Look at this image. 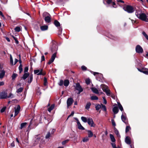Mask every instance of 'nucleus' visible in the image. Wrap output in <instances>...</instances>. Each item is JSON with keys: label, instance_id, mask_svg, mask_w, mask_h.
Instances as JSON below:
<instances>
[{"label": "nucleus", "instance_id": "nucleus-1", "mask_svg": "<svg viewBox=\"0 0 148 148\" xmlns=\"http://www.w3.org/2000/svg\"><path fill=\"white\" fill-rule=\"evenodd\" d=\"M135 15L139 19L145 22H148V16L142 12L141 10H136L135 11Z\"/></svg>", "mask_w": 148, "mask_h": 148}, {"label": "nucleus", "instance_id": "nucleus-2", "mask_svg": "<svg viewBox=\"0 0 148 148\" xmlns=\"http://www.w3.org/2000/svg\"><path fill=\"white\" fill-rule=\"evenodd\" d=\"M42 16L43 17L46 23L51 22V16L49 13L46 12H44L43 13Z\"/></svg>", "mask_w": 148, "mask_h": 148}, {"label": "nucleus", "instance_id": "nucleus-3", "mask_svg": "<svg viewBox=\"0 0 148 148\" xmlns=\"http://www.w3.org/2000/svg\"><path fill=\"white\" fill-rule=\"evenodd\" d=\"M124 10L129 13H132L134 11V9L131 6L127 5L123 8Z\"/></svg>", "mask_w": 148, "mask_h": 148}, {"label": "nucleus", "instance_id": "nucleus-4", "mask_svg": "<svg viewBox=\"0 0 148 148\" xmlns=\"http://www.w3.org/2000/svg\"><path fill=\"white\" fill-rule=\"evenodd\" d=\"M87 123L88 125L91 127H94L95 126V124L91 118L89 117L88 119Z\"/></svg>", "mask_w": 148, "mask_h": 148}, {"label": "nucleus", "instance_id": "nucleus-5", "mask_svg": "<svg viewBox=\"0 0 148 148\" xmlns=\"http://www.w3.org/2000/svg\"><path fill=\"white\" fill-rule=\"evenodd\" d=\"M93 74L94 75L97 74V75L96 76V79L99 81L101 80L103 77V75L101 73L99 74L98 72H93Z\"/></svg>", "mask_w": 148, "mask_h": 148}, {"label": "nucleus", "instance_id": "nucleus-6", "mask_svg": "<svg viewBox=\"0 0 148 148\" xmlns=\"http://www.w3.org/2000/svg\"><path fill=\"white\" fill-rule=\"evenodd\" d=\"M75 89L78 91V94H79L83 91V89L82 88L80 84L78 83L76 84Z\"/></svg>", "mask_w": 148, "mask_h": 148}, {"label": "nucleus", "instance_id": "nucleus-7", "mask_svg": "<svg viewBox=\"0 0 148 148\" xmlns=\"http://www.w3.org/2000/svg\"><path fill=\"white\" fill-rule=\"evenodd\" d=\"M121 119L122 121L125 124L127 125L128 124V121L126 116L125 114L124 115L123 113L121 116Z\"/></svg>", "mask_w": 148, "mask_h": 148}, {"label": "nucleus", "instance_id": "nucleus-8", "mask_svg": "<svg viewBox=\"0 0 148 148\" xmlns=\"http://www.w3.org/2000/svg\"><path fill=\"white\" fill-rule=\"evenodd\" d=\"M136 51L138 53H142L143 52V49L140 45H138L136 47Z\"/></svg>", "mask_w": 148, "mask_h": 148}, {"label": "nucleus", "instance_id": "nucleus-9", "mask_svg": "<svg viewBox=\"0 0 148 148\" xmlns=\"http://www.w3.org/2000/svg\"><path fill=\"white\" fill-rule=\"evenodd\" d=\"M73 101V99L71 97H70L68 99L66 102L67 108H69V107L72 104Z\"/></svg>", "mask_w": 148, "mask_h": 148}, {"label": "nucleus", "instance_id": "nucleus-10", "mask_svg": "<svg viewBox=\"0 0 148 148\" xmlns=\"http://www.w3.org/2000/svg\"><path fill=\"white\" fill-rule=\"evenodd\" d=\"M7 93L3 91L0 93V99H5L7 98Z\"/></svg>", "mask_w": 148, "mask_h": 148}, {"label": "nucleus", "instance_id": "nucleus-11", "mask_svg": "<svg viewBox=\"0 0 148 148\" xmlns=\"http://www.w3.org/2000/svg\"><path fill=\"white\" fill-rule=\"evenodd\" d=\"M42 69H41L40 70L38 69L34 70V73L35 74H37V75H44L45 73L42 72Z\"/></svg>", "mask_w": 148, "mask_h": 148}, {"label": "nucleus", "instance_id": "nucleus-12", "mask_svg": "<svg viewBox=\"0 0 148 148\" xmlns=\"http://www.w3.org/2000/svg\"><path fill=\"white\" fill-rule=\"evenodd\" d=\"M56 56V53H55L52 56L51 59L49 60L48 64H51L54 61Z\"/></svg>", "mask_w": 148, "mask_h": 148}, {"label": "nucleus", "instance_id": "nucleus-13", "mask_svg": "<svg viewBox=\"0 0 148 148\" xmlns=\"http://www.w3.org/2000/svg\"><path fill=\"white\" fill-rule=\"evenodd\" d=\"M76 119L77 122V125L78 129L82 130H84L85 128L82 126L79 120L77 118H76Z\"/></svg>", "mask_w": 148, "mask_h": 148}, {"label": "nucleus", "instance_id": "nucleus-14", "mask_svg": "<svg viewBox=\"0 0 148 148\" xmlns=\"http://www.w3.org/2000/svg\"><path fill=\"white\" fill-rule=\"evenodd\" d=\"M21 109V107L19 105H18L16 109L15 110V114L14 117L16 116L19 113Z\"/></svg>", "mask_w": 148, "mask_h": 148}, {"label": "nucleus", "instance_id": "nucleus-15", "mask_svg": "<svg viewBox=\"0 0 148 148\" xmlns=\"http://www.w3.org/2000/svg\"><path fill=\"white\" fill-rule=\"evenodd\" d=\"M40 28L42 31H45L48 29V26L47 25H42L40 26Z\"/></svg>", "mask_w": 148, "mask_h": 148}, {"label": "nucleus", "instance_id": "nucleus-16", "mask_svg": "<svg viewBox=\"0 0 148 148\" xmlns=\"http://www.w3.org/2000/svg\"><path fill=\"white\" fill-rule=\"evenodd\" d=\"M125 142L128 145H130L131 144V140L130 138L127 136L125 137Z\"/></svg>", "mask_w": 148, "mask_h": 148}, {"label": "nucleus", "instance_id": "nucleus-17", "mask_svg": "<svg viewBox=\"0 0 148 148\" xmlns=\"http://www.w3.org/2000/svg\"><path fill=\"white\" fill-rule=\"evenodd\" d=\"M42 136L40 135H36L35 136L36 142H38L40 139H42Z\"/></svg>", "mask_w": 148, "mask_h": 148}, {"label": "nucleus", "instance_id": "nucleus-18", "mask_svg": "<svg viewBox=\"0 0 148 148\" xmlns=\"http://www.w3.org/2000/svg\"><path fill=\"white\" fill-rule=\"evenodd\" d=\"M54 24L55 26L58 28H59L60 27V24L58 21L56 20H55L54 21Z\"/></svg>", "mask_w": 148, "mask_h": 148}, {"label": "nucleus", "instance_id": "nucleus-19", "mask_svg": "<svg viewBox=\"0 0 148 148\" xmlns=\"http://www.w3.org/2000/svg\"><path fill=\"white\" fill-rule=\"evenodd\" d=\"M5 71L3 70H2L0 73V79L3 78L5 75Z\"/></svg>", "mask_w": 148, "mask_h": 148}, {"label": "nucleus", "instance_id": "nucleus-20", "mask_svg": "<svg viewBox=\"0 0 148 148\" xmlns=\"http://www.w3.org/2000/svg\"><path fill=\"white\" fill-rule=\"evenodd\" d=\"M112 111L114 114H116L118 113L119 111L118 108L116 106L114 107L113 108Z\"/></svg>", "mask_w": 148, "mask_h": 148}, {"label": "nucleus", "instance_id": "nucleus-21", "mask_svg": "<svg viewBox=\"0 0 148 148\" xmlns=\"http://www.w3.org/2000/svg\"><path fill=\"white\" fill-rule=\"evenodd\" d=\"M101 87L104 92L108 88L107 86L103 84L101 85Z\"/></svg>", "mask_w": 148, "mask_h": 148}, {"label": "nucleus", "instance_id": "nucleus-22", "mask_svg": "<svg viewBox=\"0 0 148 148\" xmlns=\"http://www.w3.org/2000/svg\"><path fill=\"white\" fill-rule=\"evenodd\" d=\"M27 123L26 122L23 123L21 124L20 128L21 129H22L23 128L25 127L27 124Z\"/></svg>", "mask_w": 148, "mask_h": 148}, {"label": "nucleus", "instance_id": "nucleus-23", "mask_svg": "<svg viewBox=\"0 0 148 148\" xmlns=\"http://www.w3.org/2000/svg\"><path fill=\"white\" fill-rule=\"evenodd\" d=\"M88 132V137H91L93 136V134L92 131L90 130H88L87 131Z\"/></svg>", "mask_w": 148, "mask_h": 148}, {"label": "nucleus", "instance_id": "nucleus-24", "mask_svg": "<svg viewBox=\"0 0 148 148\" xmlns=\"http://www.w3.org/2000/svg\"><path fill=\"white\" fill-rule=\"evenodd\" d=\"M91 90L92 92L95 94H98L99 91L98 90L95 88H92Z\"/></svg>", "mask_w": 148, "mask_h": 148}, {"label": "nucleus", "instance_id": "nucleus-25", "mask_svg": "<svg viewBox=\"0 0 148 148\" xmlns=\"http://www.w3.org/2000/svg\"><path fill=\"white\" fill-rule=\"evenodd\" d=\"M69 80L66 79L64 80V84L65 86H67L69 85Z\"/></svg>", "mask_w": 148, "mask_h": 148}, {"label": "nucleus", "instance_id": "nucleus-26", "mask_svg": "<svg viewBox=\"0 0 148 148\" xmlns=\"http://www.w3.org/2000/svg\"><path fill=\"white\" fill-rule=\"evenodd\" d=\"M29 73H25L24 74L23 77H22V78L23 79H25L28 77V76H29Z\"/></svg>", "mask_w": 148, "mask_h": 148}, {"label": "nucleus", "instance_id": "nucleus-27", "mask_svg": "<svg viewBox=\"0 0 148 148\" xmlns=\"http://www.w3.org/2000/svg\"><path fill=\"white\" fill-rule=\"evenodd\" d=\"M118 105L120 110L122 112V113H123L124 111H123V108L122 105L120 103H118Z\"/></svg>", "mask_w": 148, "mask_h": 148}, {"label": "nucleus", "instance_id": "nucleus-28", "mask_svg": "<svg viewBox=\"0 0 148 148\" xmlns=\"http://www.w3.org/2000/svg\"><path fill=\"white\" fill-rule=\"evenodd\" d=\"M82 120L84 123L87 122L88 119L86 117L84 116H82L81 117Z\"/></svg>", "mask_w": 148, "mask_h": 148}, {"label": "nucleus", "instance_id": "nucleus-29", "mask_svg": "<svg viewBox=\"0 0 148 148\" xmlns=\"http://www.w3.org/2000/svg\"><path fill=\"white\" fill-rule=\"evenodd\" d=\"M54 105L52 104L51 106H50L48 109V110L49 112H50L54 108Z\"/></svg>", "mask_w": 148, "mask_h": 148}, {"label": "nucleus", "instance_id": "nucleus-30", "mask_svg": "<svg viewBox=\"0 0 148 148\" xmlns=\"http://www.w3.org/2000/svg\"><path fill=\"white\" fill-rule=\"evenodd\" d=\"M33 80V75H31L29 77V79H28V82L29 84H30L32 81Z\"/></svg>", "mask_w": 148, "mask_h": 148}, {"label": "nucleus", "instance_id": "nucleus-31", "mask_svg": "<svg viewBox=\"0 0 148 148\" xmlns=\"http://www.w3.org/2000/svg\"><path fill=\"white\" fill-rule=\"evenodd\" d=\"M91 104L90 103H88L86 106L85 108L87 110L89 109L90 108V106L91 105Z\"/></svg>", "mask_w": 148, "mask_h": 148}, {"label": "nucleus", "instance_id": "nucleus-32", "mask_svg": "<svg viewBox=\"0 0 148 148\" xmlns=\"http://www.w3.org/2000/svg\"><path fill=\"white\" fill-rule=\"evenodd\" d=\"M104 92H105L106 93V94L108 96H110L111 94L110 93V90L108 88L106 90H105Z\"/></svg>", "mask_w": 148, "mask_h": 148}, {"label": "nucleus", "instance_id": "nucleus-33", "mask_svg": "<svg viewBox=\"0 0 148 148\" xmlns=\"http://www.w3.org/2000/svg\"><path fill=\"white\" fill-rule=\"evenodd\" d=\"M110 138H111V141L112 142H115V139L114 136L112 135V134H110Z\"/></svg>", "mask_w": 148, "mask_h": 148}, {"label": "nucleus", "instance_id": "nucleus-34", "mask_svg": "<svg viewBox=\"0 0 148 148\" xmlns=\"http://www.w3.org/2000/svg\"><path fill=\"white\" fill-rule=\"evenodd\" d=\"M18 69L19 71V73H21L23 71L22 65L21 64H20L19 66Z\"/></svg>", "mask_w": 148, "mask_h": 148}, {"label": "nucleus", "instance_id": "nucleus-35", "mask_svg": "<svg viewBox=\"0 0 148 148\" xmlns=\"http://www.w3.org/2000/svg\"><path fill=\"white\" fill-rule=\"evenodd\" d=\"M91 99L92 100H97L98 99V97L96 96H92L91 97Z\"/></svg>", "mask_w": 148, "mask_h": 148}, {"label": "nucleus", "instance_id": "nucleus-36", "mask_svg": "<svg viewBox=\"0 0 148 148\" xmlns=\"http://www.w3.org/2000/svg\"><path fill=\"white\" fill-rule=\"evenodd\" d=\"M101 108L102 110H104L105 111H106V106L105 105H103L102 104H101Z\"/></svg>", "mask_w": 148, "mask_h": 148}, {"label": "nucleus", "instance_id": "nucleus-37", "mask_svg": "<svg viewBox=\"0 0 148 148\" xmlns=\"http://www.w3.org/2000/svg\"><path fill=\"white\" fill-rule=\"evenodd\" d=\"M131 128L129 126H127L125 128V132L127 133Z\"/></svg>", "mask_w": 148, "mask_h": 148}, {"label": "nucleus", "instance_id": "nucleus-38", "mask_svg": "<svg viewBox=\"0 0 148 148\" xmlns=\"http://www.w3.org/2000/svg\"><path fill=\"white\" fill-rule=\"evenodd\" d=\"M88 137H86L83 138L82 141L84 142H87L89 140Z\"/></svg>", "mask_w": 148, "mask_h": 148}, {"label": "nucleus", "instance_id": "nucleus-39", "mask_svg": "<svg viewBox=\"0 0 148 148\" xmlns=\"http://www.w3.org/2000/svg\"><path fill=\"white\" fill-rule=\"evenodd\" d=\"M23 90V88L22 87L18 89L16 91V92L18 93H19V92H22Z\"/></svg>", "mask_w": 148, "mask_h": 148}, {"label": "nucleus", "instance_id": "nucleus-40", "mask_svg": "<svg viewBox=\"0 0 148 148\" xmlns=\"http://www.w3.org/2000/svg\"><path fill=\"white\" fill-rule=\"evenodd\" d=\"M114 132L117 135V136H118L119 137H120V136L119 135V132L118 130H117V129H116L115 130Z\"/></svg>", "mask_w": 148, "mask_h": 148}, {"label": "nucleus", "instance_id": "nucleus-41", "mask_svg": "<svg viewBox=\"0 0 148 148\" xmlns=\"http://www.w3.org/2000/svg\"><path fill=\"white\" fill-rule=\"evenodd\" d=\"M15 31L19 32L21 30L20 27H16L14 29Z\"/></svg>", "mask_w": 148, "mask_h": 148}, {"label": "nucleus", "instance_id": "nucleus-42", "mask_svg": "<svg viewBox=\"0 0 148 148\" xmlns=\"http://www.w3.org/2000/svg\"><path fill=\"white\" fill-rule=\"evenodd\" d=\"M17 75L15 73H13L12 76V79H15L16 77L17 76Z\"/></svg>", "mask_w": 148, "mask_h": 148}, {"label": "nucleus", "instance_id": "nucleus-43", "mask_svg": "<svg viewBox=\"0 0 148 148\" xmlns=\"http://www.w3.org/2000/svg\"><path fill=\"white\" fill-rule=\"evenodd\" d=\"M10 63L12 65H13V60L11 55H10Z\"/></svg>", "mask_w": 148, "mask_h": 148}, {"label": "nucleus", "instance_id": "nucleus-44", "mask_svg": "<svg viewBox=\"0 0 148 148\" xmlns=\"http://www.w3.org/2000/svg\"><path fill=\"white\" fill-rule=\"evenodd\" d=\"M50 132H48L45 136V138L46 139L49 138L50 136Z\"/></svg>", "mask_w": 148, "mask_h": 148}, {"label": "nucleus", "instance_id": "nucleus-45", "mask_svg": "<svg viewBox=\"0 0 148 148\" xmlns=\"http://www.w3.org/2000/svg\"><path fill=\"white\" fill-rule=\"evenodd\" d=\"M143 34L144 36L148 40V36L146 34V33L144 32H143L142 33Z\"/></svg>", "mask_w": 148, "mask_h": 148}, {"label": "nucleus", "instance_id": "nucleus-46", "mask_svg": "<svg viewBox=\"0 0 148 148\" xmlns=\"http://www.w3.org/2000/svg\"><path fill=\"white\" fill-rule=\"evenodd\" d=\"M101 106L99 105H97L95 106V108L96 110H98L100 108H101Z\"/></svg>", "mask_w": 148, "mask_h": 148}, {"label": "nucleus", "instance_id": "nucleus-47", "mask_svg": "<svg viewBox=\"0 0 148 148\" xmlns=\"http://www.w3.org/2000/svg\"><path fill=\"white\" fill-rule=\"evenodd\" d=\"M63 84V81L62 80H60L58 83V85L60 86H62Z\"/></svg>", "mask_w": 148, "mask_h": 148}, {"label": "nucleus", "instance_id": "nucleus-48", "mask_svg": "<svg viewBox=\"0 0 148 148\" xmlns=\"http://www.w3.org/2000/svg\"><path fill=\"white\" fill-rule=\"evenodd\" d=\"M44 86H46L47 84V79L46 77H44Z\"/></svg>", "mask_w": 148, "mask_h": 148}, {"label": "nucleus", "instance_id": "nucleus-49", "mask_svg": "<svg viewBox=\"0 0 148 148\" xmlns=\"http://www.w3.org/2000/svg\"><path fill=\"white\" fill-rule=\"evenodd\" d=\"M86 82L87 84H89L90 83V80L89 79H87L86 80Z\"/></svg>", "mask_w": 148, "mask_h": 148}, {"label": "nucleus", "instance_id": "nucleus-50", "mask_svg": "<svg viewBox=\"0 0 148 148\" xmlns=\"http://www.w3.org/2000/svg\"><path fill=\"white\" fill-rule=\"evenodd\" d=\"M14 97V96L13 95L12 93H10L9 94V95L8 96H7V97L8 98H13Z\"/></svg>", "mask_w": 148, "mask_h": 148}, {"label": "nucleus", "instance_id": "nucleus-51", "mask_svg": "<svg viewBox=\"0 0 148 148\" xmlns=\"http://www.w3.org/2000/svg\"><path fill=\"white\" fill-rule=\"evenodd\" d=\"M28 67L26 66L25 67L24 69V72L25 73L27 72H28Z\"/></svg>", "mask_w": 148, "mask_h": 148}, {"label": "nucleus", "instance_id": "nucleus-52", "mask_svg": "<svg viewBox=\"0 0 148 148\" xmlns=\"http://www.w3.org/2000/svg\"><path fill=\"white\" fill-rule=\"evenodd\" d=\"M111 122L113 126H116V123L114 119L111 120Z\"/></svg>", "mask_w": 148, "mask_h": 148}, {"label": "nucleus", "instance_id": "nucleus-53", "mask_svg": "<svg viewBox=\"0 0 148 148\" xmlns=\"http://www.w3.org/2000/svg\"><path fill=\"white\" fill-rule=\"evenodd\" d=\"M69 140H65L62 142V144L63 145H65L66 143H68V142Z\"/></svg>", "mask_w": 148, "mask_h": 148}, {"label": "nucleus", "instance_id": "nucleus-54", "mask_svg": "<svg viewBox=\"0 0 148 148\" xmlns=\"http://www.w3.org/2000/svg\"><path fill=\"white\" fill-rule=\"evenodd\" d=\"M6 107H3V108H2L0 112H1L2 113L4 112L6 109Z\"/></svg>", "mask_w": 148, "mask_h": 148}, {"label": "nucleus", "instance_id": "nucleus-55", "mask_svg": "<svg viewBox=\"0 0 148 148\" xmlns=\"http://www.w3.org/2000/svg\"><path fill=\"white\" fill-rule=\"evenodd\" d=\"M142 72L145 74L148 75V69L147 70L142 71Z\"/></svg>", "mask_w": 148, "mask_h": 148}, {"label": "nucleus", "instance_id": "nucleus-56", "mask_svg": "<svg viewBox=\"0 0 148 148\" xmlns=\"http://www.w3.org/2000/svg\"><path fill=\"white\" fill-rule=\"evenodd\" d=\"M74 114V111H73L71 112V114L69 116H68L67 119H68L69 117L71 116H73Z\"/></svg>", "mask_w": 148, "mask_h": 148}, {"label": "nucleus", "instance_id": "nucleus-57", "mask_svg": "<svg viewBox=\"0 0 148 148\" xmlns=\"http://www.w3.org/2000/svg\"><path fill=\"white\" fill-rule=\"evenodd\" d=\"M103 103L105 104L107 103V101L104 97H103Z\"/></svg>", "mask_w": 148, "mask_h": 148}, {"label": "nucleus", "instance_id": "nucleus-58", "mask_svg": "<svg viewBox=\"0 0 148 148\" xmlns=\"http://www.w3.org/2000/svg\"><path fill=\"white\" fill-rule=\"evenodd\" d=\"M81 68L83 70H86L87 69L86 67L84 66H82L81 67Z\"/></svg>", "mask_w": 148, "mask_h": 148}, {"label": "nucleus", "instance_id": "nucleus-59", "mask_svg": "<svg viewBox=\"0 0 148 148\" xmlns=\"http://www.w3.org/2000/svg\"><path fill=\"white\" fill-rule=\"evenodd\" d=\"M56 130L54 129H53L51 130V134H53L54 132H55Z\"/></svg>", "mask_w": 148, "mask_h": 148}, {"label": "nucleus", "instance_id": "nucleus-60", "mask_svg": "<svg viewBox=\"0 0 148 148\" xmlns=\"http://www.w3.org/2000/svg\"><path fill=\"white\" fill-rule=\"evenodd\" d=\"M111 145L112 146L113 148H114L115 147H116V145L114 143H111Z\"/></svg>", "mask_w": 148, "mask_h": 148}, {"label": "nucleus", "instance_id": "nucleus-61", "mask_svg": "<svg viewBox=\"0 0 148 148\" xmlns=\"http://www.w3.org/2000/svg\"><path fill=\"white\" fill-rule=\"evenodd\" d=\"M0 15L3 18V19H5V17L3 14L2 12L0 11Z\"/></svg>", "mask_w": 148, "mask_h": 148}, {"label": "nucleus", "instance_id": "nucleus-62", "mask_svg": "<svg viewBox=\"0 0 148 148\" xmlns=\"http://www.w3.org/2000/svg\"><path fill=\"white\" fill-rule=\"evenodd\" d=\"M45 60V57L44 55L42 56L41 57V61H43Z\"/></svg>", "mask_w": 148, "mask_h": 148}, {"label": "nucleus", "instance_id": "nucleus-63", "mask_svg": "<svg viewBox=\"0 0 148 148\" xmlns=\"http://www.w3.org/2000/svg\"><path fill=\"white\" fill-rule=\"evenodd\" d=\"M4 84V83L3 82H0V86H3Z\"/></svg>", "mask_w": 148, "mask_h": 148}, {"label": "nucleus", "instance_id": "nucleus-64", "mask_svg": "<svg viewBox=\"0 0 148 148\" xmlns=\"http://www.w3.org/2000/svg\"><path fill=\"white\" fill-rule=\"evenodd\" d=\"M112 1V0H107V3L108 4H110Z\"/></svg>", "mask_w": 148, "mask_h": 148}]
</instances>
